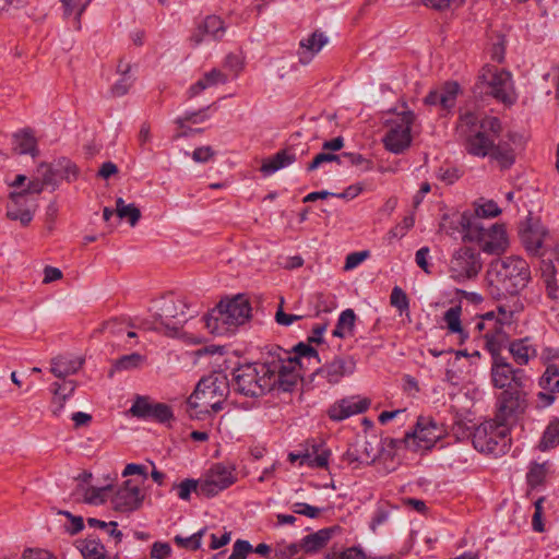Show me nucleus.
Masks as SVG:
<instances>
[{
	"instance_id": "39",
	"label": "nucleus",
	"mask_w": 559,
	"mask_h": 559,
	"mask_svg": "<svg viewBox=\"0 0 559 559\" xmlns=\"http://www.w3.org/2000/svg\"><path fill=\"white\" fill-rule=\"evenodd\" d=\"M462 308L461 306H454L449 308L443 316V320L451 333L460 334L461 341L468 337V334L464 331L461 323Z\"/></svg>"
},
{
	"instance_id": "14",
	"label": "nucleus",
	"mask_w": 559,
	"mask_h": 559,
	"mask_svg": "<svg viewBox=\"0 0 559 559\" xmlns=\"http://www.w3.org/2000/svg\"><path fill=\"white\" fill-rule=\"evenodd\" d=\"M130 414L144 420L166 424L174 419L171 407L165 403L152 402L148 396L138 395L129 409Z\"/></svg>"
},
{
	"instance_id": "7",
	"label": "nucleus",
	"mask_w": 559,
	"mask_h": 559,
	"mask_svg": "<svg viewBox=\"0 0 559 559\" xmlns=\"http://www.w3.org/2000/svg\"><path fill=\"white\" fill-rule=\"evenodd\" d=\"M480 121L475 112H465L460 116L456 131L469 154L485 157L492 147L493 139L479 130Z\"/></svg>"
},
{
	"instance_id": "59",
	"label": "nucleus",
	"mask_w": 559,
	"mask_h": 559,
	"mask_svg": "<svg viewBox=\"0 0 559 559\" xmlns=\"http://www.w3.org/2000/svg\"><path fill=\"white\" fill-rule=\"evenodd\" d=\"M132 84L133 79L131 75H121V78L112 85L111 94L117 97L123 96L129 92Z\"/></svg>"
},
{
	"instance_id": "60",
	"label": "nucleus",
	"mask_w": 559,
	"mask_h": 559,
	"mask_svg": "<svg viewBox=\"0 0 559 559\" xmlns=\"http://www.w3.org/2000/svg\"><path fill=\"white\" fill-rule=\"evenodd\" d=\"M292 510L296 514L305 515L310 519H316L320 515L321 509L317 507H312L305 502H296L292 506Z\"/></svg>"
},
{
	"instance_id": "55",
	"label": "nucleus",
	"mask_w": 559,
	"mask_h": 559,
	"mask_svg": "<svg viewBox=\"0 0 559 559\" xmlns=\"http://www.w3.org/2000/svg\"><path fill=\"white\" fill-rule=\"evenodd\" d=\"M252 552V545L248 540L237 539L228 559H246Z\"/></svg>"
},
{
	"instance_id": "62",
	"label": "nucleus",
	"mask_w": 559,
	"mask_h": 559,
	"mask_svg": "<svg viewBox=\"0 0 559 559\" xmlns=\"http://www.w3.org/2000/svg\"><path fill=\"white\" fill-rule=\"evenodd\" d=\"M171 555V547L168 543L155 542L151 547V558L168 559Z\"/></svg>"
},
{
	"instance_id": "50",
	"label": "nucleus",
	"mask_w": 559,
	"mask_h": 559,
	"mask_svg": "<svg viewBox=\"0 0 559 559\" xmlns=\"http://www.w3.org/2000/svg\"><path fill=\"white\" fill-rule=\"evenodd\" d=\"M546 473H547V471H546L545 463L544 464L534 463L526 474L527 484L532 488H535V487L542 485L545 480Z\"/></svg>"
},
{
	"instance_id": "38",
	"label": "nucleus",
	"mask_w": 559,
	"mask_h": 559,
	"mask_svg": "<svg viewBox=\"0 0 559 559\" xmlns=\"http://www.w3.org/2000/svg\"><path fill=\"white\" fill-rule=\"evenodd\" d=\"M559 444V418H554L547 425L538 443V449L546 452Z\"/></svg>"
},
{
	"instance_id": "54",
	"label": "nucleus",
	"mask_w": 559,
	"mask_h": 559,
	"mask_svg": "<svg viewBox=\"0 0 559 559\" xmlns=\"http://www.w3.org/2000/svg\"><path fill=\"white\" fill-rule=\"evenodd\" d=\"M64 7V14L70 15L74 11V9H78L76 11V28H80V16L85 11L87 4L90 3V0H86L85 2H81V0H61Z\"/></svg>"
},
{
	"instance_id": "45",
	"label": "nucleus",
	"mask_w": 559,
	"mask_h": 559,
	"mask_svg": "<svg viewBox=\"0 0 559 559\" xmlns=\"http://www.w3.org/2000/svg\"><path fill=\"white\" fill-rule=\"evenodd\" d=\"M538 384L545 391L559 392V368L555 365H548Z\"/></svg>"
},
{
	"instance_id": "26",
	"label": "nucleus",
	"mask_w": 559,
	"mask_h": 559,
	"mask_svg": "<svg viewBox=\"0 0 559 559\" xmlns=\"http://www.w3.org/2000/svg\"><path fill=\"white\" fill-rule=\"evenodd\" d=\"M338 525L321 528L314 533L305 536L300 544L306 554H316L326 546L336 532H340Z\"/></svg>"
},
{
	"instance_id": "8",
	"label": "nucleus",
	"mask_w": 559,
	"mask_h": 559,
	"mask_svg": "<svg viewBox=\"0 0 559 559\" xmlns=\"http://www.w3.org/2000/svg\"><path fill=\"white\" fill-rule=\"evenodd\" d=\"M509 428L497 423L496 418L477 426L472 436L474 448L479 452L504 453L509 441Z\"/></svg>"
},
{
	"instance_id": "61",
	"label": "nucleus",
	"mask_w": 559,
	"mask_h": 559,
	"mask_svg": "<svg viewBox=\"0 0 559 559\" xmlns=\"http://www.w3.org/2000/svg\"><path fill=\"white\" fill-rule=\"evenodd\" d=\"M283 304H284V299L282 298L280 307L275 313V321L277 324L283 325V326H288V325L293 324L295 321H298L304 318L302 316L287 314L286 312H284Z\"/></svg>"
},
{
	"instance_id": "17",
	"label": "nucleus",
	"mask_w": 559,
	"mask_h": 559,
	"mask_svg": "<svg viewBox=\"0 0 559 559\" xmlns=\"http://www.w3.org/2000/svg\"><path fill=\"white\" fill-rule=\"evenodd\" d=\"M145 495L132 480H126L115 492L111 503L114 510L129 513L142 507Z\"/></svg>"
},
{
	"instance_id": "6",
	"label": "nucleus",
	"mask_w": 559,
	"mask_h": 559,
	"mask_svg": "<svg viewBox=\"0 0 559 559\" xmlns=\"http://www.w3.org/2000/svg\"><path fill=\"white\" fill-rule=\"evenodd\" d=\"M229 392V383L225 376L217 373L202 378L195 390L188 399L193 408H207L217 413L223 409V403Z\"/></svg>"
},
{
	"instance_id": "43",
	"label": "nucleus",
	"mask_w": 559,
	"mask_h": 559,
	"mask_svg": "<svg viewBox=\"0 0 559 559\" xmlns=\"http://www.w3.org/2000/svg\"><path fill=\"white\" fill-rule=\"evenodd\" d=\"M145 361V357L139 353L123 355L115 360L114 371L133 370L141 367Z\"/></svg>"
},
{
	"instance_id": "58",
	"label": "nucleus",
	"mask_w": 559,
	"mask_h": 559,
	"mask_svg": "<svg viewBox=\"0 0 559 559\" xmlns=\"http://www.w3.org/2000/svg\"><path fill=\"white\" fill-rule=\"evenodd\" d=\"M107 490H109V487L87 488L84 495V500L90 504L103 503L105 501V493Z\"/></svg>"
},
{
	"instance_id": "53",
	"label": "nucleus",
	"mask_w": 559,
	"mask_h": 559,
	"mask_svg": "<svg viewBox=\"0 0 559 559\" xmlns=\"http://www.w3.org/2000/svg\"><path fill=\"white\" fill-rule=\"evenodd\" d=\"M359 167L362 171L372 169V162L358 153H343V162Z\"/></svg>"
},
{
	"instance_id": "28",
	"label": "nucleus",
	"mask_w": 559,
	"mask_h": 559,
	"mask_svg": "<svg viewBox=\"0 0 559 559\" xmlns=\"http://www.w3.org/2000/svg\"><path fill=\"white\" fill-rule=\"evenodd\" d=\"M83 364V358L69 355H59L51 359L50 371L55 377L64 379L68 376L76 373Z\"/></svg>"
},
{
	"instance_id": "11",
	"label": "nucleus",
	"mask_w": 559,
	"mask_h": 559,
	"mask_svg": "<svg viewBox=\"0 0 559 559\" xmlns=\"http://www.w3.org/2000/svg\"><path fill=\"white\" fill-rule=\"evenodd\" d=\"M481 267L480 253L473 248L462 247L453 252L449 272L454 281L464 282L476 277Z\"/></svg>"
},
{
	"instance_id": "31",
	"label": "nucleus",
	"mask_w": 559,
	"mask_h": 559,
	"mask_svg": "<svg viewBox=\"0 0 559 559\" xmlns=\"http://www.w3.org/2000/svg\"><path fill=\"white\" fill-rule=\"evenodd\" d=\"M13 144V150L21 155L29 154L35 158L39 154L37 141L28 129L14 133Z\"/></svg>"
},
{
	"instance_id": "13",
	"label": "nucleus",
	"mask_w": 559,
	"mask_h": 559,
	"mask_svg": "<svg viewBox=\"0 0 559 559\" xmlns=\"http://www.w3.org/2000/svg\"><path fill=\"white\" fill-rule=\"evenodd\" d=\"M491 381L495 388L509 390L526 388L530 379L523 369L514 368L507 358H498L491 364Z\"/></svg>"
},
{
	"instance_id": "5",
	"label": "nucleus",
	"mask_w": 559,
	"mask_h": 559,
	"mask_svg": "<svg viewBox=\"0 0 559 559\" xmlns=\"http://www.w3.org/2000/svg\"><path fill=\"white\" fill-rule=\"evenodd\" d=\"M189 306L185 299L168 295L162 298L155 320L158 325L148 326L150 330L163 332L166 336H178L183 324L193 317L188 313Z\"/></svg>"
},
{
	"instance_id": "48",
	"label": "nucleus",
	"mask_w": 559,
	"mask_h": 559,
	"mask_svg": "<svg viewBox=\"0 0 559 559\" xmlns=\"http://www.w3.org/2000/svg\"><path fill=\"white\" fill-rule=\"evenodd\" d=\"M336 162L338 165H343V154L336 155L334 153L321 152L314 156V158L308 164L307 171H313L318 169L324 163Z\"/></svg>"
},
{
	"instance_id": "21",
	"label": "nucleus",
	"mask_w": 559,
	"mask_h": 559,
	"mask_svg": "<svg viewBox=\"0 0 559 559\" xmlns=\"http://www.w3.org/2000/svg\"><path fill=\"white\" fill-rule=\"evenodd\" d=\"M354 362L346 361L343 358H334L331 362L318 368L311 376L310 380L325 379L330 384H335L341 381L345 374H350L354 371Z\"/></svg>"
},
{
	"instance_id": "33",
	"label": "nucleus",
	"mask_w": 559,
	"mask_h": 559,
	"mask_svg": "<svg viewBox=\"0 0 559 559\" xmlns=\"http://www.w3.org/2000/svg\"><path fill=\"white\" fill-rule=\"evenodd\" d=\"M489 154L499 164L501 169H509L515 163L514 150L507 142H499L497 145L492 143Z\"/></svg>"
},
{
	"instance_id": "40",
	"label": "nucleus",
	"mask_w": 559,
	"mask_h": 559,
	"mask_svg": "<svg viewBox=\"0 0 559 559\" xmlns=\"http://www.w3.org/2000/svg\"><path fill=\"white\" fill-rule=\"evenodd\" d=\"M309 344L304 342L298 343L294 346V356L290 355L292 364L298 366L299 369L302 368V360H314L316 362H320L318 352Z\"/></svg>"
},
{
	"instance_id": "36",
	"label": "nucleus",
	"mask_w": 559,
	"mask_h": 559,
	"mask_svg": "<svg viewBox=\"0 0 559 559\" xmlns=\"http://www.w3.org/2000/svg\"><path fill=\"white\" fill-rule=\"evenodd\" d=\"M355 321L356 314L353 309L342 311L332 335L338 338H345L346 336L352 335L355 328Z\"/></svg>"
},
{
	"instance_id": "19",
	"label": "nucleus",
	"mask_w": 559,
	"mask_h": 559,
	"mask_svg": "<svg viewBox=\"0 0 559 559\" xmlns=\"http://www.w3.org/2000/svg\"><path fill=\"white\" fill-rule=\"evenodd\" d=\"M10 203L7 206V216L12 221H20L23 226H27L37 209L35 200L26 197V192H11Z\"/></svg>"
},
{
	"instance_id": "12",
	"label": "nucleus",
	"mask_w": 559,
	"mask_h": 559,
	"mask_svg": "<svg viewBox=\"0 0 559 559\" xmlns=\"http://www.w3.org/2000/svg\"><path fill=\"white\" fill-rule=\"evenodd\" d=\"M201 481L203 497L213 498L237 481L236 469L230 465L215 463L204 474Z\"/></svg>"
},
{
	"instance_id": "16",
	"label": "nucleus",
	"mask_w": 559,
	"mask_h": 559,
	"mask_svg": "<svg viewBox=\"0 0 559 559\" xmlns=\"http://www.w3.org/2000/svg\"><path fill=\"white\" fill-rule=\"evenodd\" d=\"M519 235L522 245L528 253L533 255H544L542 249L548 231L539 219L528 217L521 224Z\"/></svg>"
},
{
	"instance_id": "51",
	"label": "nucleus",
	"mask_w": 559,
	"mask_h": 559,
	"mask_svg": "<svg viewBox=\"0 0 559 559\" xmlns=\"http://www.w3.org/2000/svg\"><path fill=\"white\" fill-rule=\"evenodd\" d=\"M501 122L497 117H485L480 121L479 130L488 135L489 138L496 140V136L501 132Z\"/></svg>"
},
{
	"instance_id": "49",
	"label": "nucleus",
	"mask_w": 559,
	"mask_h": 559,
	"mask_svg": "<svg viewBox=\"0 0 559 559\" xmlns=\"http://www.w3.org/2000/svg\"><path fill=\"white\" fill-rule=\"evenodd\" d=\"M76 389V381L62 379V382H53L51 384V392L53 395L62 396V400H68L73 395Z\"/></svg>"
},
{
	"instance_id": "63",
	"label": "nucleus",
	"mask_w": 559,
	"mask_h": 559,
	"mask_svg": "<svg viewBox=\"0 0 559 559\" xmlns=\"http://www.w3.org/2000/svg\"><path fill=\"white\" fill-rule=\"evenodd\" d=\"M205 110H206V108H203V109L198 110V111L186 112L185 116L178 117L176 119V123L180 128H183L185 127V122H187V121H191L193 123L203 122L206 119Z\"/></svg>"
},
{
	"instance_id": "30",
	"label": "nucleus",
	"mask_w": 559,
	"mask_h": 559,
	"mask_svg": "<svg viewBox=\"0 0 559 559\" xmlns=\"http://www.w3.org/2000/svg\"><path fill=\"white\" fill-rule=\"evenodd\" d=\"M297 159L296 154L290 150H281L272 157L265 159L261 166V173L265 176H270L275 171L289 166Z\"/></svg>"
},
{
	"instance_id": "52",
	"label": "nucleus",
	"mask_w": 559,
	"mask_h": 559,
	"mask_svg": "<svg viewBox=\"0 0 559 559\" xmlns=\"http://www.w3.org/2000/svg\"><path fill=\"white\" fill-rule=\"evenodd\" d=\"M390 302L401 313L407 311L409 308V300L406 293L399 286H395L390 296Z\"/></svg>"
},
{
	"instance_id": "4",
	"label": "nucleus",
	"mask_w": 559,
	"mask_h": 559,
	"mask_svg": "<svg viewBox=\"0 0 559 559\" xmlns=\"http://www.w3.org/2000/svg\"><path fill=\"white\" fill-rule=\"evenodd\" d=\"M269 369L263 361L247 364L233 371L231 388L247 397H260L270 392Z\"/></svg>"
},
{
	"instance_id": "9",
	"label": "nucleus",
	"mask_w": 559,
	"mask_h": 559,
	"mask_svg": "<svg viewBox=\"0 0 559 559\" xmlns=\"http://www.w3.org/2000/svg\"><path fill=\"white\" fill-rule=\"evenodd\" d=\"M525 388L503 390L497 396V423L510 426L515 424L527 408Z\"/></svg>"
},
{
	"instance_id": "1",
	"label": "nucleus",
	"mask_w": 559,
	"mask_h": 559,
	"mask_svg": "<svg viewBox=\"0 0 559 559\" xmlns=\"http://www.w3.org/2000/svg\"><path fill=\"white\" fill-rule=\"evenodd\" d=\"M486 278L490 296L501 299L507 295H516L527 286L531 269L521 257L496 259L490 262Z\"/></svg>"
},
{
	"instance_id": "23",
	"label": "nucleus",
	"mask_w": 559,
	"mask_h": 559,
	"mask_svg": "<svg viewBox=\"0 0 559 559\" xmlns=\"http://www.w3.org/2000/svg\"><path fill=\"white\" fill-rule=\"evenodd\" d=\"M328 43L329 37L319 29L302 38L297 50L299 62L304 66L309 64Z\"/></svg>"
},
{
	"instance_id": "24",
	"label": "nucleus",
	"mask_w": 559,
	"mask_h": 559,
	"mask_svg": "<svg viewBox=\"0 0 559 559\" xmlns=\"http://www.w3.org/2000/svg\"><path fill=\"white\" fill-rule=\"evenodd\" d=\"M370 401L368 399H360L356 401L354 397L343 399L338 403L332 405L329 411V417L332 420L341 421L353 415L364 413L368 409Z\"/></svg>"
},
{
	"instance_id": "34",
	"label": "nucleus",
	"mask_w": 559,
	"mask_h": 559,
	"mask_svg": "<svg viewBox=\"0 0 559 559\" xmlns=\"http://www.w3.org/2000/svg\"><path fill=\"white\" fill-rule=\"evenodd\" d=\"M484 337L486 341L485 347L490 353L492 362L497 361L498 358H504L501 356V350L507 345L509 346V333H485Z\"/></svg>"
},
{
	"instance_id": "56",
	"label": "nucleus",
	"mask_w": 559,
	"mask_h": 559,
	"mask_svg": "<svg viewBox=\"0 0 559 559\" xmlns=\"http://www.w3.org/2000/svg\"><path fill=\"white\" fill-rule=\"evenodd\" d=\"M58 514L64 515L69 519L70 525H66L64 528L70 535H75L84 528V521L82 516L73 515L69 511H58Z\"/></svg>"
},
{
	"instance_id": "37",
	"label": "nucleus",
	"mask_w": 559,
	"mask_h": 559,
	"mask_svg": "<svg viewBox=\"0 0 559 559\" xmlns=\"http://www.w3.org/2000/svg\"><path fill=\"white\" fill-rule=\"evenodd\" d=\"M312 453L306 452L302 453L301 456V465H308L310 467H326L329 462V456L331 454L330 450L323 449L321 444L313 445Z\"/></svg>"
},
{
	"instance_id": "35",
	"label": "nucleus",
	"mask_w": 559,
	"mask_h": 559,
	"mask_svg": "<svg viewBox=\"0 0 559 559\" xmlns=\"http://www.w3.org/2000/svg\"><path fill=\"white\" fill-rule=\"evenodd\" d=\"M78 543V548L84 559H109L105 546L98 539L91 537Z\"/></svg>"
},
{
	"instance_id": "20",
	"label": "nucleus",
	"mask_w": 559,
	"mask_h": 559,
	"mask_svg": "<svg viewBox=\"0 0 559 559\" xmlns=\"http://www.w3.org/2000/svg\"><path fill=\"white\" fill-rule=\"evenodd\" d=\"M461 87L457 82L448 81L439 88L430 91L424 102L429 106H440L442 110L449 111L454 108Z\"/></svg>"
},
{
	"instance_id": "41",
	"label": "nucleus",
	"mask_w": 559,
	"mask_h": 559,
	"mask_svg": "<svg viewBox=\"0 0 559 559\" xmlns=\"http://www.w3.org/2000/svg\"><path fill=\"white\" fill-rule=\"evenodd\" d=\"M56 166V170L58 173L60 180H67L68 182H72L79 177V168L78 166L67 157H60L53 160Z\"/></svg>"
},
{
	"instance_id": "22",
	"label": "nucleus",
	"mask_w": 559,
	"mask_h": 559,
	"mask_svg": "<svg viewBox=\"0 0 559 559\" xmlns=\"http://www.w3.org/2000/svg\"><path fill=\"white\" fill-rule=\"evenodd\" d=\"M225 32V23L218 15H207L198 24L190 37V40L194 45L201 44L206 37L218 40L223 38Z\"/></svg>"
},
{
	"instance_id": "2",
	"label": "nucleus",
	"mask_w": 559,
	"mask_h": 559,
	"mask_svg": "<svg viewBox=\"0 0 559 559\" xmlns=\"http://www.w3.org/2000/svg\"><path fill=\"white\" fill-rule=\"evenodd\" d=\"M250 317L249 300L242 295H237L230 299L221 300L210 313L203 317V321L212 334L230 335Z\"/></svg>"
},
{
	"instance_id": "47",
	"label": "nucleus",
	"mask_w": 559,
	"mask_h": 559,
	"mask_svg": "<svg viewBox=\"0 0 559 559\" xmlns=\"http://www.w3.org/2000/svg\"><path fill=\"white\" fill-rule=\"evenodd\" d=\"M205 532V528L200 530L199 532L192 534L188 537H182L180 535H176L174 542L181 548L189 550H198L202 544V536Z\"/></svg>"
},
{
	"instance_id": "25",
	"label": "nucleus",
	"mask_w": 559,
	"mask_h": 559,
	"mask_svg": "<svg viewBox=\"0 0 559 559\" xmlns=\"http://www.w3.org/2000/svg\"><path fill=\"white\" fill-rule=\"evenodd\" d=\"M459 225L462 228L463 239L468 241H477L486 239L490 231V226H485L481 218L467 214H462L459 218Z\"/></svg>"
},
{
	"instance_id": "27",
	"label": "nucleus",
	"mask_w": 559,
	"mask_h": 559,
	"mask_svg": "<svg viewBox=\"0 0 559 559\" xmlns=\"http://www.w3.org/2000/svg\"><path fill=\"white\" fill-rule=\"evenodd\" d=\"M481 250L489 254H501L508 248V238L502 225L491 224L486 239L480 240Z\"/></svg>"
},
{
	"instance_id": "32",
	"label": "nucleus",
	"mask_w": 559,
	"mask_h": 559,
	"mask_svg": "<svg viewBox=\"0 0 559 559\" xmlns=\"http://www.w3.org/2000/svg\"><path fill=\"white\" fill-rule=\"evenodd\" d=\"M540 276L546 286L547 294L551 299L558 298L559 286L556 280V266L552 259H543L540 261Z\"/></svg>"
},
{
	"instance_id": "44",
	"label": "nucleus",
	"mask_w": 559,
	"mask_h": 559,
	"mask_svg": "<svg viewBox=\"0 0 559 559\" xmlns=\"http://www.w3.org/2000/svg\"><path fill=\"white\" fill-rule=\"evenodd\" d=\"M36 175H38L47 187H51L52 190L59 187V176L56 170L53 163H40L37 166Z\"/></svg>"
},
{
	"instance_id": "64",
	"label": "nucleus",
	"mask_w": 559,
	"mask_h": 559,
	"mask_svg": "<svg viewBox=\"0 0 559 559\" xmlns=\"http://www.w3.org/2000/svg\"><path fill=\"white\" fill-rule=\"evenodd\" d=\"M202 79L205 82V85H207V87L217 84H225L227 82V75L217 69H213L210 72L205 73Z\"/></svg>"
},
{
	"instance_id": "57",
	"label": "nucleus",
	"mask_w": 559,
	"mask_h": 559,
	"mask_svg": "<svg viewBox=\"0 0 559 559\" xmlns=\"http://www.w3.org/2000/svg\"><path fill=\"white\" fill-rule=\"evenodd\" d=\"M475 213L480 218L496 217L501 213L498 204L493 201H487L476 207Z\"/></svg>"
},
{
	"instance_id": "46",
	"label": "nucleus",
	"mask_w": 559,
	"mask_h": 559,
	"mask_svg": "<svg viewBox=\"0 0 559 559\" xmlns=\"http://www.w3.org/2000/svg\"><path fill=\"white\" fill-rule=\"evenodd\" d=\"M174 488H176L178 490V497L183 501L190 500L192 492H195L199 496H203V493L201 491V488H202L201 479L197 480V479H192V478H187L178 485L175 484Z\"/></svg>"
},
{
	"instance_id": "29",
	"label": "nucleus",
	"mask_w": 559,
	"mask_h": 559,
	"mask_svg": "<svg viewBox=\"0 0 559 559\" xmlns=\"http://www.w3.org/2000/svg\"><path fill=\"white\" fill-rule=\"evenodd\" d=\"M508 348L514 361L521 366L528 364L532 358L537 356V350L530 337L511 341Z\"/></svg>"
},
{
	"instance_id": "15",
	"label": "nucleus",
	"mask_w": 559,
	"mask_h": 559,
	"mask_svg": "<svg viewBox=\"0 0 559 559\" xmlns=\"http://www.w3.org/2000/svg\"><path fill=\"white\" fill-rule=\"evenodd\" d=\"M479 79L488 84V93L496 99L504 103L512 104L513 99L509 94L511 85V74L504 70H498L492 67L483 69Z\"/></svg>"
},
{
	"instance_id": "10",
	"label": "nucleus",
	"mask_w": 559,
	"mask_h": 559,
	"mask_svg": "<svg viewBox=\"0 0 559 559\" xmlns=\"http://www.w3.org/2000/svg\"><path fill=\"white\" fill-rule=\"evenodd\" d=\"M414 120L415 114L412 110H405L388 121L389 129L383 138V143L389 152L402 154L411 146V130Z\"/></svg>"
},
{
	"instance_id": "42",
	"label": "nucleus",
	"mask_w": 559,
	"mask_h": 559,
	"mask_svg": "<svg viewBox=\"0 0 559 559\" xmlns=\"http://www.w3.org/2000/svg\"><path fill=\"white\" fill-rule=\"evenodd\" d=\"M116 213L121 219H128L131 226H135L141 218L140 210L133 204H126L122 198L116 200Z\"/></svg>"
},
{
	"instance_id": "3",
	"label": "nucleus",
	"mask_w": 559,
	"mask_h": 559,
	"mask_svg": "<svg viewBox=\"0 0 559 559\" xmlns=\"http://www.w3.org/2000/svg\"><path fill=\"white\" fill-rule=\"evenodd\" d=\"M265 366L270 372V392H292L299 381L298 366L292 364L290 353L276 346L265 357Z\"/></svg>"
},
{
	"instance_id": "18",
	"label": "nucleus",
	"mask_w": 559,
	"mask_h": 559,
	"mask_svg": "<svg viewBox=\"0 0 559 559\" xmlns=\"http://www.w3.org/2000/svg\"><path fill=\"white\" fill-rule=\"evenodd\" d=\"M442 433V428L431 417H418L415 429L409 432L414 451L430 449Z\"/></svg>"
}]
</instances>
